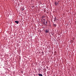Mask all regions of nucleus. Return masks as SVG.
<instances>
[{
    "label": "nucleus",
    "mask_w": 76,
    "mask_h": 76,
    "mask_svg": "<svg viewBox=\"0 0 76 76\" xmlns=\"http://www.w3.org/2000/svg\"><path fill=\"white\" fill-rule=\"evenodd\" d=\"M54 4L56 5V6H57V4H58V2H57L56 1H55Z\"/></svg>",
    "instance_id": "f257e3e1"
},
{
    "label": "nucleus",
    "mask_w": 76,
    "mask_h": 76,
    "mask_svg": "<svg viewBox=\"0 0 76 76\" xmlns=\"http://www.w3.org/2000/svg\"><path fill=\"white\" fill-rule=\"evenodd\" d=\"M48 32H49V31H48L47 29H46L45 30V32L46 34H48Z\"/></svg>",
    "instance_id": "f03ea898"
},
{
    "label": "nucleus",
    "mask_w": 76,
    "mask_h": 76,
    "mask_svg": "<svg viewBox=\"0 0 76 76\" xmlns=\"http://www.w3.org/2000/svg\"><path fill=\"white\" fill-rule=\"evenodd\" d=\"M45 21H43V24L44 25H46V24H45Z\"/></svg>",
    "instance_id": "7ed1b4c3"
},
{
    "label": "nucleus",
    "mask_w": 76,
    "mask_h": 76,
    "mask_svg": "<svg viewBox=\"0 0 76 76\" xmlns=\"http://www.w3.org/2000/svg\"><path fill=\"white\" fill-rule=\"evenodd\" d=\"M15 23H17V24H18V23H19V22H18V21H15Z\"/></svg>",
    "instance_id": "20e7f679"
},
{
    "label": "nucleus",
    "mask_w": 76,
    "mask_h": 76,
    "mask_svg": "<svg viewBox=\"0 0 76 76\" xmlns=\"http://www.w3.org/2000/svg\"><path fill=\"white\" fill-rule=\"evenodd\" d=\"M57 20V18H56V17H55L54 18V21H56Z\"/></svg>",
    "instance_id": "39448f33"
},
{
    "label": "nucleus",
    "mask_w": 76,
    "mask_h": 76,
    "mask_svg": "<svg viewBox=\"0 0 76 76\" xmlns=\"http://www.w3.org/2000/svg\"><path fill=\"white\" fill-rule=\"evenodd\" d=\"M53 26H55V27H56V26H57V25L56 24H53Z\"/></svg>",
    "instance_id": "423d86ee"
},
{
    "label": "nucleus",
    "mask_w": 76,
    "mask_h": 76,
    "mask_svg": "<svg viewBox=\"0 0 76 76\" xmlns=\"http://www.w3.org/2000/svg\"><path fill=\"white\" fill-rule=\"evenodd\" d=\"M39 76H42V74H38Z\"/></svg>",
    "instance_id": "0eeeda50"
},
{
    "label": "nucleus",
    "mask_w": 76,
    "mask_h": 76,
    "mask_svg": "<svg viewBox=\"0 0 76 76\" xmlns=\"http://www.w3.org/2000/svg\"><path fill=\"white\" fill-rule=\"evenodd\" d=\"M42 19H43V18H44V16H42Z\"/></svg>",
    "instance_id": "6e6552de"
},
{
    "label": "nucleus",
    "mask_w": 76,
    "mask_h": 76,
    "mask_svg": "<svg viewBox=\"0 0 76 76\" xmlns=\"http://www.w3.org/2000/svg\"><path fill=\"white\" fill-rule=\"evenodd\" d=\"M43 20H44V21L45 22V19H43Z\"/></svg>",
    "instance_id": "1a4fd4ad"
},
{
    "label": "nucleus",
    "mask_w": 76,
    "mask_h": 76,
    "mask_svg": "<svg viewBox=\"0 0 76 76\" xmlns=\"http://www.w3.org/2000/svg\"><path fill=\"white\" fill-rule=\"evenodd\" d=\"M46 23H47V21H46Z\"/></svg>",
    "instance_id": "9d476101"
},
{
    "label": "nucleus",
    "mask_w": 76,
    "mask_h": 76,
    "mask_svg": "<svg viewBox=\"0 0 76 76\" xmlns=\"http://www.w3.org/2000/svg\"><path fill=\"white\" fill-rule=\"evenodd\" d=\"M22 10H24V9H23H23H22Z\"/></svg>",
    "instance_id": "9b49d317"
}]
</instances>
